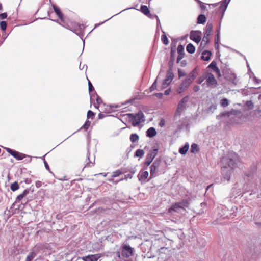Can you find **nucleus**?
Wrapping results in <instances>:
<instances>
[{"label": "nucleus", "mask_w": 261, "mask_h": 261, "mask_svg": "<svg viewBox=\"0 0 261 261\" xmlns=\"http://www.w3.org/2000/svg\"><path fill=\"white\" fill-rule=\"evenodd\" d=\"M212 53L209 50H204L202 53L201 59L204 61H208L211 59Z\"/></svg>", "instance_id": "a211bd4d"}, {"label": "nucleus", "mask_w": 261, "mask_h": 261, "mask_svg": "<svg viewBox=\"0 0 261 261\" xmlns=\"http://www.w3.org/2000/svg\"><path fill=\"white\" fill-rule=\"evenodd\" d=\"M174 61L173 60H169L168 65H169V69L168 70H171V71H172V67L174 65Z\"/></svg>", "instance_id": "09e8293b"}, {"label": "nucleus", "mask_w": 261, "mask_h": 261, "mask_svg": "<svg viewBox=\"0 0 261 261\" xmlns=\"http://www.w3.org/2000/svg\"><path fill=\"white\" fill-rule=\"evenodd\" d=\"M76 34L78 35L81 38L83 36V32L81 25L78 24L73 31Z\"/></svg>", "instance_id": "a878e982"}, {"label": "nucleus", "mask_w": 261, "mask_h": 261, "mask_svg": "<svg viewBox=\"0 0 261 261\" xmlns=\"http://www.w3.org/2000/svg\"><path fill=\"white\" fill-rule=\"evenodd\" d=\"M210 37L204 35L202 41L201 42L200 47H205L206 45L210 42Z\"/></svg>", "instance_id": "4be33fe9"}, {"label": "nucleus", "mask_w": 261, "mask_h": 261, "mask_svg": "<svg viewBox=\"0 0 261 261\" xmlns=\"http://www.w3.org/2000/svg\"><path fill=\"white\" fill-rule=\"evenodd\" d=\"M105 117V115L101 113H100L98 115V119H102Z\"/></svg>", "instance_id": "774afa93"}, {"label": "nucleus", "mask_w": 261, "mask_h": 261, "mask_svg": "<svg viewBox=\"0 0 261 261\" xmlns=\"http://www.w3.org/2000/svg\"><path fill=\"white\" fill-rule=\"evenodd\" d=\"M200 89V87L198 85H195L193 87V90L194 92H198Z\"/></svg>", "instance_id": "680f3d73"}, {"label": "nucleus", "mask_w": 261, "mask_h": 261, "mask_svg": "<svg viewBox=\"0 0 261 261\" xmlns=\"http://www.w3.org/2000/svg\"><path fill=\"white\" fill-rule=\"evenodd\" d=\"M28 194H29V191L28 190H24L23 192L18 195L16 199L15 203H17L18 202H19L20 200H21Z\"/></svg>", "instance_id": "5701e85b"}, {"label": "nucleus", "mask_w": 261, "mask_h": 261, "mask_svg": "<svg viewBox=\"0 0 261 261\" xmlns=\"http://www.w3.org/2000/svg\"><path fill=\"white\" fill-rule=\"evenodd\" d=\"M158 152V148H153L151 150L150 152L148 153L146 156V160L144 163V165L146 166H148L156 156Z\"/></svg>", "instance_id": "423d86ee"}, {"label": "nucleus", "mask_w": 261, "mask_h": 261, "mask_svg": "<svg viewBox=\"0 0 261 261\" xmlns=\"http://www.w3.org/2000/svg\"><path fill=\"white\" fill-rule=\"evenodd\" d=\"M213 25L212 23L208 22L205 28V32L204 35L210 37L213 30Z\"/></svg>", "instance_id": "aec40b11"}, {"label": "nucleus", "mask_w": 261, "mask_h": 261, "mask_svg": "<svg viewBox=\"0 0 261 261\" xmlns=\"http://www.w3.org/2000/svg\"><path fill=\"white\" fill-rule=\"evenodd\" d=\"M187 51L190 54H193L195 51V47L192 43H189L186 47Z\"/></svg>", "instance_id": "cd10ccee"}, {"label": "nucleus", "mask_w": 261, "mask_h": 261, "mask_svg": "<svg viewBox=\"0 0 261 261\" xmlns=\"http://www.w3.org/2000/svg\"><path fill=\"white\" fill-rule=\"evenodd\" d=\"M7 17V14L6 13H1L0 14V19H4L6 18Z\"/></svg>", "instance_id": "6e6d98bb"}, {"label": "nucleus", "mask_w": 261, "mask_h": 261, "mask_svg": "<svg viewBox=\"0 0 261 261\" xmlns=\"http://www.w3.org/2000/svg\"><path fill=\"white\" fill-rule=\"evenodd\" d=\"M177 52L178 54H185L184 53V47L183 45L180 44L177 47Z\"/></svg>", "instance_id": "a19ab883"}, {"label": "nucleus", "mask_w": 261, "mask_h": 261, "mask_svg": "<svg viewBox=\"0 0 261 261\" xmlns=\"http://www.w3.org/2000/svg\"><path fill=\"white\" fill-rule=\"evenodd\" d=\"M185 205L183 204V202L181 203H176L174 204H173L172 206L169 208V212H172V211L177 212L178 209L182 208V206Z\"/></svg>", "instance_id": "6ab92c4d"}, {"label": "nucleus", "mask_w": 261, "mask_h": 261, "mask_svg": "<svg viewBox=\"0 0 261 261\" xmlns=\"http://www.w3.org/2000/svg\"><path fill=\"white\" fill-rule=\"evenodd\" d=\"M0 26L2 30L5 31L7 28V22L5 21H2L0 23Z\"/></svg>", "instance_id": "79ce46f5"}, {"label": "nucleus", "mask_w": 261, "mask_h": 261, "mask_svg": "<svg viewBox=\"0 0 261 261\" xmlns=\"http://www.w3.org/2000/svg\"><path fill=\"white\" fill-rule=\"evenodd\" d=\"M88 86H89V92L95 91L94 87L93 86L91 82L89 81L88 82Z\"/></svg>", "instance_id": "8fccbe9b"}, {"label": "nucleus", "mask_w": 261, "mask_h": 261, "mask_svg": "<svg viewBox=\"0 0 261 261\" xmlns=\"http://www.w3.org/2000/svg\"><path fill=\"white\" fill-rule=\"evenodd\" d=\"M206 18L204 14H200L197 19V23L198 24H203L206 22Z\"/></svg>", "instance_id": "b1692460"}, {"label": "nucleus", "mask_w": 261, "mask_h": 261, "mask_svg": "<svg viewBox=\"0 0 261 261\" xmlns=\"http://www.w3.org/2000/svg\"><path fill=\"white\" fill-rule=\"evenodd\" d=\"M196 1L199 4L200 7L202 10H204L206 9V7L204 3H203L201 1L199 0Z\"/></svg>", "instance_id": "de8ad7c7"}, {"label": "nucleus", "mask_w": 261, "mask_h": 261, "mask_svg": "<svg viewBox=\"0 0 261 261\" xmlns=\"http://www.w3.org/2000/svg\"><path fill=\"white\" fill-rule=\"evenodd\" d=\"M153 95L159 98H162L163 96V94L162 93H155L153 94Z\"/></svg>", "instance_id": "052dcab7"}, {"label": "nucleus", "mask_w": 261, "mask_h": 261, "mask_svg": "<svg viewBox=\"0 0 261 261\" xmlns=\"http://www.w3.org/2000/svg\"><path fill=\"white\" fill-rule=\"evenodd\" d=\"M198 150H199V148H198L197 144H195V143L192 144L191 145V152L195 153L196 152L198 151Z\"/></svg>", "instance_id": "e433bc0d"}, {"label": "nucleus", "mask_w": 261, "mask_h": 261, "mask_svg": "<svg viewBox=\"0 0 261 261\" xmlns=\"http://www.w3.org/2000/svg\"><path fill=\"white\" fill-rule=\"evenodd\" d=\"M204 79H205V76L204 77H199V79H198L197 82L198 84H200L203 82Z\"/></svg>", "instance_id": "4d7b16f0"}, {"label": "nucleus", "mask_w": 261, "mask_h": 261, "mask_svg": "<svg viewBox=\"0 0 261 261\" xmlns=\"http://www.w3.org/2000/svg\"><path fill=\"white\" fill-rule=\"evenodd\" d=\"M134 249L129 245L124 244L122 246L121 255L123 257L129 258L133 255Z\"/></svg>", "instance_id": "39448f33"}, {"label": "nucleus", "mask_w": 261, "mask_h": 261, "mask_svg": "<svg viewBox=\"0 0 261 261\" xmlns=\"http://www.w3.org/2000/svg\"><path fill=\"white\" fill-rule=\"evenodd\" d=\"M141 11L145 15H147V16H148L149 17H151V16H150V11L147 6L142 5L141 6Z\"/></svg>", "instance_id": "393cba45"}, {"label": "nucleus", "mask_w": 261, "mask_h": 261, "mask_svg": "<svg viewBox=\"0 0 261 261\" xmlns=\"http://www.w3.org/2000/svg\"><path fill=\"white\" fill-rule=\"evenodd\" d=\"M139 140V136L137 134H132L130 136V140L132 142L135 143Z\"/></svg>", "instance_id": "72a5a7b5"}, {"label": "nucleus", "mask_w": 261, "mask_h": 261, "mask_svg": "<svg viewBox=\"0 0 261 261\" xmlns=\"http://www.w3.org/2000/svg\"><path fill=\"white\" fill-rule=\"evenodd\" d=\"M165 121L164 119H162L159 123V125L161 127H163L165 125Z\"/></svg>", "instance_id": "0e129e2a"}, {"label": "nucleus", "mask_w": 261, "mask_h": 261, "mask_svg": "<svg viewBox=\"0 0 261 261\" xmlns=\"http://www.w3.org/2000/svg\"><path fill=\"white\" fill-rule=\"evenodd\" d=\"M94 115H95V113L93 112H92L91 110H89L87 112V117L88 119H90V118H92Z\"/></svg>", "instance_id": "c03bdc74"}, {"label": "nucleus", "mask_w": 261, "mask_h": 261, "mask_svg": "<svg viewBox=\"0 0 261 261\" xmlns=\"http://www.w3.org/2000/svg\"><path fill=\"white\" fill-rule=\"evenodd\" d=\"M192 83H191V81L189 80L185 79L180 84L179 87L177 89V92L178 93L180 94L184 91H186L190 85Z\"/></svg>", "instance_id": "1a4fd4ad"}, {"label": "nucleus", "mask_w": 261, "mask_h": 261, "mask_svg": "<svg viewBox=\"0 0 261 261\" xmlns=\"http://www.w3.org/2000/svg\"><path fill=\"white\" fill-rule=\"evenodd\" d=\"M6 151L10 153L11 155H12L14 158H15L17 160H21L26 157V155L18 152L16 150L11 149L9 148L5 147L4 148Z\"/></svg>", "instance_id": "6e6552de"}, {"label": "nucleus", "mask_w": 261, "mask_h": 261, "mask_svg": "<svg viewBox=\"0 0 261 261\" xmlns=\"http://www.w3.org/2000/svg\"><path fill=\"white\" fill-rule=\"evenodd\" d=\"M228 104L229 102L227 98H223L221 100V105L223 107H227Z\"/></svg>", "instance_id": "ea45409f"}, {"label": "nucleus", "mask_w": 261, "mask_h": 261, "mask_svg": "<svg viewBox=\"0 0 261 261\" xmlns=\"http://www.w3.org/2000/svg\"><path fill=\"white\" fill-rule=\"evenodd\" d=\"M198 75V72L197 71V68H195L188 75V76L186 78L187 80H189L191 81V83L194 81L195 79Z\"/></svg>", "instance_id": "2eb2a0df"}, {"label": "nucleus", "mask_w": 261, "mask_h": 261, "mask_svg": "<svg viewBox=\"0 0 261 261\" xmlns=\"http://www.w3.org/2000/svg\"><path fill=\"white\" fill-rule=\"evenodd\" d=\"M91 124V122L87 120L84 124L81 127V128H84L85 130H87Z\"/></svg>", "instance_id": "58836bf2"}, {"label": "nucleus", "mask_w": 261, "mask_h": 261, "mask_svg": "<svg viewBox=\"0 0 261 261\" xmlns=\"http://www.w3.org/2000/svg\"><path fill=\"white\" fill-rule=\"evenodd\" d=\"M162 32L163 33V34L161 36V40L163 44L165 45H167L169 43V41L167 38V37L165 34V32L162 30Z\"/></svg>", "instance_id": "c756f323"}, {"label": "nucleus", "mask_w": 261, "mask_h": 261, "mask_svg": "<svg viewBox=\"0 0 261 261\" xmlns=\"http://www.w3.org/2000/svg\"><path fill=\"white\" fill-rule=\"evenodd\" d=\"M101 257V254H90L82 257L84 261H97Z\"/></svg>", "instance_id": "9d476101"}, {"label": "nucleus", "mask_w": 261, "mask_h": 261, "mask_svg": "<svg viewBox=\"0 0 261 261\" xmlns=\"http://www.w3.org/2000/svg\"><path fill=\"white\" fill-rule=\"evenodd\" d=\"M53 7L54 9V10L55 12L57 14L59 18L60 19L62 23H64V20H63V14H62V12L61 11L60 9L58 8V7L55 5H53Z\"/></svg>", "instance_id": "f3484780"}, {"label": "nucleus", "mask_w": 261, "mask_h": 261, "mask_svg": "<svg viewBox=\"0 0 261 261\" xmlns=\"http://www.w3.org/2000/svg\"><path fill=\"white\" fill-rule=\"evenodd\" d=\"M189 147V144L188 143H186L184 146L180 148L179 149V152L181 154H185Z\"/></svg>", "instance_id": "bb28decb"}, {"label": "nucleus", "mask_w": 261, "mask_h": 261, "mask_svg": "<svg viewBox=\"0 0 261 261\" xmlns=\"http://www.w3.org/2000/svg\"><path fill=\"white\" fill-rule=\"evenodd\" d=\"M156 131L154 127H150L146 131V136L148 137L152 138L155 136Z\"/></svg>", "instance_id": "412c9836"}, {"label": "nucleus", "mask_w": 261, "mask_h": 261, "mask_svg": "<svg viewBox=\"0 0 261 261\" xmlns=\"http://www.w3.org/2000/svg\"><path fill=\"white\" fill-rule=\"evenodd\" d=\"M36 255V253L33 251L30 252L27 256L25 261H32Z\"/></svg>", "instance_id": "7c9ffc66"}, {"label": "nucleus", "mask_w": 261, "mask_h": 261, "mask_svg": "<svg viewBox=\"0 0 261 261\" xmlns=\"http://www.w3.org/2000/svg\"><path fill=\"white\" fill-rule=\"evenodd\" d=\"M184 55L185 54H178L176 60V62L177 63H179L180 60L184 58Z\"/></svg>", "instance_id": "603ef678"}, {"label": "nucleus", "mask_w": 261, "mask_h": 261, "mask_svg": "<svg viewBox=\"0 0 261 261\" xmlns=\"http://www.w3.org/2000/svg\"><path fill=\"white\" fill-rule=\"evenodd\" d=\"M149 173L146 171H140L138 177V179L141 181H146L147 178L148 177Z\"/></svg>", "instance_id": "4468645a"}, {"label": "nucleus", "mask_w": 261, "mask_h": 261, "mask_svg": "<svg viewBox=\"0 0 261 261\" xmlns=\"http://www.w3.org/2000/svg\"><path fill=\"white\" fill-rule=\"evenodd\" d=\"M11 190L13 191H15L19 188V185L17 181L12 183L11 185Z\"/></svg>", "instance_id": "c9c22d12"}, {"label": "nucleus", "mask_w": 261, "mask_h": 261, "mask_svg": "<svg viewBox=\"0 0 261 261\" xmlns=\"http://www.w3.org/2000/svg\"><path fill=\"white\" fill-rule=\"evenodd\" d=\"M37 188H39L42 186V182L40 181H37L35 183Z\"/></svg>", "instance_id": "e2e57ef3"}, {"label": "nucleus", "mask_w": 261, "mask_h": 261, "mask_svg": "<svg viewBox=\"0 0 261 261\" xmlns=\"http://www.w3.org/2000/svg\"><path fill=\"white\" fill-rule=\"evenodd\" d=\"M178 77L179 78H181L186 75L185 71L181 69H178Z\"/></svg>", "instance_id": "37998d69"}, {"label": "nucleus", "mask_w": 261, "mask_h": 261, "mask_svg": "<svg viewBox=\"0 0 261 261\" xmlns=\"http://www.w3.org/2000/svg\"><path fill=\"white\" fill-rule=\"evenodd\" d=\"M127 115L134 126L139 125L141 122H143L145 120L144 119V115L141 111H139L136 114H127Z\"/></svg>", "instance_id": "f03ea898"}, {"label": "nucleus", "mask_w": 261, "mask_h": 261, "mask_svg": "<svg viewBox=\"0 0 261 261\" xmlns=\"http://www.w3.org/2000/svg\"><path fill=\"white\" fill-rule=\"evenodd\" d=\"M217 67V63L215 61H213L207 66V68H211L213 71H214Z\"/></svg>", "instance_id": "4c0bfd02"}, {"label": "nucleus", "mask_w": 261, "mask_h": 261, "mask_svg": "<svg viewBox=\"0 0 261 261\" xmlns=\"http://www.w3.org/2000/svg\"><path fill=\"white\" fill-rule=\"evenodd\" d=\"M220 41V34L218 32V33L216 34L215 38V42H219Z\"/></svg>", "instance_id": "864d4df0"}, {"label": "nucleus", "mask_w": 261, "mask_h": 261, "mask_svg": "<svg viewBox=\"0 0 261 261\" xmlns=\"http://www.w3.org/2000/svg\"><path fill=\"white\" fill-rule=\"evenodd\" d=\"M89 94L91 103L94 102L96 98L98 96L95 91L89 92Z\"/></svg>", "instance_id": "c85d7f7f"}, {"label": "nucleus", "mask_w": 261, "mask_h": 261, "mask_svg": "<svg viewBox=\"0 0 261 261\" xmlns=\"http://www.w3.org/2000/svg\"><path fill=\"white\" fill-rule=\"evenodd\" d=\"M156 79L154 81L151 86L150 87V91H154L157 87Z\"/></svg>", "instance_id": "a18cd8bd"}, {"label": "nucleus", "mask_w": 261, "mask_h": 261, "mask_svg": "<svg viewBox=\"0 0 261 261\" xmlns=\"http://www.w3.org/2000/svg\"><path fill=\"white\" fill-rule=\"evenodd\" d=\"M25 190H28L29 191V193L31 192V193H33L34 191V187L33 186L30 187L29 188H27Z\"/></svg>", "instance_id": "338daca9"}, {"label": "nucleus", "mask_w": 261, "mask_h": 261, "mask_svg": "<svg viewBox=\"0 0 261 261\" xmlns=\"http://www.w3.org/2000/svg\"><path fill=\"white\" fill-rule=\"evenodd\" d=\"M89 156H90L89 153L88 152V153L87 154V159L86 161V163L85 167H91L93 166L94 165V163L90 161Z\"/></svg>", "instance_id": "2f4dec72"}, {"label": "nucleus", "mask_w": 261, "mask_h": 261, "mask_svg": "<svg viewBox=\"0 0 261 261\" xmlns=\"http://www.w3.org/2000/svg\"><path fill=\"white\" fill-rule=\"evenodd\" d=\"M44 166L45 168L50 172L49 166L45 160H44Z\"/></svg>", "instance_id": "bf43d9fd"}, {"label": "nucleus", "mask_w": 261, "mask_h": 261, "mask_svg": "<svg viewBox=\"0 0 261 261\" xmlns=\"http://www.w3.org/2000/svg\"><path fill=\"white\" fill-rule=\"evenodd\" d=\"M176 50L174 48L171 47L170 52V60L175 61V59Z\"/></svg>", "instance_id": "f704fd0d"}, {"label": "nucleus", "mask_w": 261, "mask_h": 261, "mask_svg": "<svg viewBox=\"0 0 261 261\" xmlns=\"http://www.w3.org/2000/svg\"><path fill=\"white\" fill-rule=\"evenodd\" d=\"M189 99V96H186L181 99L178 104L177 111L180 112L185 108V103H186Z\"/></svg>", "instance_id": "f8f14e48"}, {"label": "nucleus", "mask_w": 261, "mask_h": 261, "mask_svg": "<svg viewBox=\"0 0 261 261\" xmlns=\"http://www.w3.org/2000/svg\"><path fill=\"white\" fill-rule=\"evenodd\" d=\"M144 153L145 152L143 150L139 149L136 151L135 156L137 157L142 158L144 155Z\"/></svg>", "instance_id": "473e14b6"}, {"label": "nucleus", "mask_w": 261, "mask_h": 261, "mask_svg": "<svg viewBox=\"0 0 261 261\" xmlns=\"http://www.w3.org/2000/svg\"><path fill=\"white\" fill-rule=\"evenodd\" d=\"M214 71L216 72L218 78H220V77H221L220 70L218 67L216 68V69Z\"/></svg>", "instance_id": "3c124183"}, {"label": "nucleus", "mask_w": 261, "mask_h": 261, "mask_svg": "<svg viewBox=\"0 0 261 261\" xmlns=\"http://www.w3.org/2000/svg\"><path fill=\"white\" fill-rule=\"evenodd\" d=\"M168 250L167 248L162 247L159 250V251H160V253L161 254V253H163L164 251H168Z\"/></svg>", "instance_id": "69168bd1"}, {"label": "nucleus", "mask_w": 261, "mask_h": 261, "mask_svg": "<svg viewBox=\"0 0 261 261\" xmlns=\"http://www.w3.org/2000/svg\"><path fill=\"white\" fill-rule=\"evenodd\" d=\"M201 33L199 31H192L190 33V38L191 39L194 41L196 43H199L201 39V36L199 35V33Z\"/></svg>", "instance_id": "9b49d317"}, {"label": "nucleus", "mask_w": 261, "mask_h": 261, "mask_svg": "<svg viewBox=\"0 0 261 261\" xmlns=\"http://www.w3.org/2000/svg\"><path fill=\"white\" fill-rule=\"evenodd\" d=\"M161 164L160 160H156L150 166V178L156 177L158 175L157 169L160 167Z\"/></svg>", "instance_id": "0eeeda50"}, {"label": "nucleus", "mask_w": 261, "mask_h": 261, "mask_svg": "<svg viewBox=\"0 0 261 261\" xmlns=\"http://www.w3.org/2000/svg\"><path fill=\"white\" fill-rule=\"evenodd\" d=\"M230 0H223L221 2V5L220 6V10H222V15L221 17V19H222L223 17L224 12L227 9V7L230 2Z\"/></svg>", "instance_id": "ddd939ff"}, {"label": "nucleus", "mask_w": 261, "mask_h": 261, "mask_svg": "<svg viewBox=\"0 0 261 261\" xmlns=\"http://www.w3.org/2000/svg\"><path fill=\"white\" fill-rule=\"evenodd\" d=\"M121 174V171L119 170H116L113 173L112 177H116L119 176Z\"/></svg>", "instance_id": "49530a36"}, {"label": "nucleus", "mask_w": 261, "mask_h": 261, "mask_svg": "<svg viewBox=\"0 0 261 261\" xmlns=\"http://www.w3.org/2000/svg\"><path fill=\"white\" fill-rule=\"evenodd\" d=\"M170 84H169L168 83H165V81H164L163 84H162V89H165L166 88L168 85H169Z\"/></svg>", "instance_id": "13d9d810"}, {"label": "nucleus", "mask_w": 261, "mask_h": 261, "mask_svg": "<svg viewBox=\"0 0 261 261\" xmlns=\"http://www.w3.org/2000/svg\"><path fill=\"white\" fill-rule=\"evenodd\" d=\"M174 77V74L172 71H171V70H168L167 72V75L166 78L164 81H165V83H168L170 84L173 80Z\"/></svg>", "instance_id": "dca6fc26"}, {"label": "nucleus", "mask_w": 261, "mask_h": 261, "mask_svg": "<svg viewBox=\"0 0 261 261\" xmlns=\"http://www.w3.org/2000/svg\"><path fill=\"white\" fill-rule=\"evenodd\" d=\"M222 71L224 78L226 80L234 85H237L238 80L236 75L232 73L230 69L227 67L226 65L222 69Z\"/></svg>", "instance_id": "7ed1b4c3"}, {"label": "nucleus", "mask_w": 261, "mask_h": 261, "mask_svg": "<svg viewBox=\"0 0 261 261\" xmlns=\"http://www.w3.org/2000/svg\"><path fill=\"white\" fill-rule=\"evenodd\" d=\"M95 100L96 101L97 104L98 106L100 104H101L102 102V100L101 98L99 96H98L96 98Z\"/></svg>", "instance_id": "5fc2aeb1"}, {"label": "nucleus", "mask_w": 261, "mask_h": 261, "mask_svg": "<svg viewBox=\"0 0 261 261\" xmlns=\"http://www.w3.org/2000/svg\"><path fill=\"white\" fill-rule=\"evenodd\" d=\"M205 78L207 87L214 88L218 85L217 80L212 73L210 72L205 73Z\"/></svg>", "instance_id": "20e7f679"}, {"label": "nucleus", "mask_w": 261, "mask_h": 261, "mask_svg": "<svg viewBox=\"0 0 261 261\" xmlns=\"http://www.w3.org/2000/svg\"><path fill=\"white\" fill-rule=\"evenodd\" d=\"M239 163L238 156L235 152H229L222 157L221 160V173L225 180L228 181L230 180L233 169L238 166Z\"/></svg>", "instance_id": "f257e3e1"}]
</instances>
